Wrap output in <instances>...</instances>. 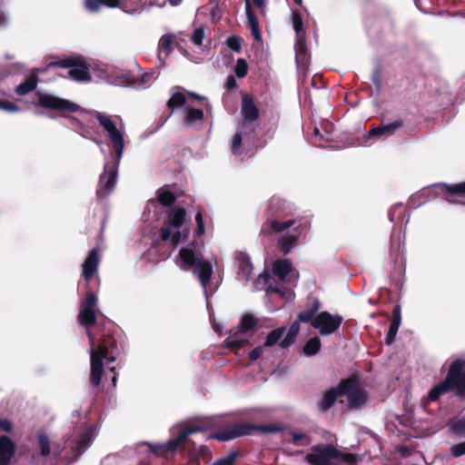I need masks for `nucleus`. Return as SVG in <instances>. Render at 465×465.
Wrapping results in <instances>:
<instances>
[{
    "label": "nucleus",
    "mask_w": 465,
    "mask_h": 465,
    "mask_svg": "<svg viewBox=\"0 0 465 465\" xmlns=\"http://www.w3.org/2000/svg\"><path fill=\"white\" fill-rule=\"evenodd\" d=\"M94 117L106 132L115 153L112 160L105 161L104 173L99 179L96 193L99 198H103L114 190L116 183L117 167L121 162L124 148V125L117 116L114 118L109 114L96 112Z\"/></svg>",
    "instance_id": "1"
},
{
    "label": "nucleus",
    "mask_w": 465,
    "mask_h": 465,
    "mask_svg": "<svg viewBox=\"0 0 465 465\" xmlns=\"http://www.w3.org/2000/svg\"><path fill=\"white\" fill-rule=\"evenodd\" d=\"M176 265L183 271L193 269V272L199 279L204 293L207 295V285L213 273V265L204 260L203 254L196 250V245L192 242L183 246L175 259Z\"/></svg>",
    "instance_id": "2"
},
{
    "label": "nucleus",
    "mask_w": 465,
    "mask_h": 465,
    "mask_svg": "<svg viewBox=\"0 0 465 465\" xmlns=\"http://www.w3.org/2000/svg\"><path fill=\"white\" fill-rule=\"evenodd\" d=\"M241 113L242 120L241 122L240 130L233 135L232 139L231 150L234 156L241 157L243 153L242 143L246 135L253 131L252 123L259 117V109L255 104L252 97L244 94L242 97Z\"/></svg>",
    "instance_id": "3"
},
{
    "label": "nucleus",
    "mask_w": 465,
    "mask_h": 465,
    "mask_svg": "<svg viewBox=\"0 0 465 465\" xmlns=\"http://www.w3.org/2000/svg\"><path fill=\"white\" fill-rule=\"evenodd\" d=\"M449 391H453L456 394L465 393V370L460 360L452 362L445 380L430 391L429 398L436 401Z\"/></svg>",
    "instance_id": "4"
},
{
    "label": "nucleus",
    "mask_w": 465,
    "mask_h": 465,
    "mask_svg": "<svg viewBox=\"0 0 465 465\" xmlns=\"http://www.w3.org/2000/svg\"><path fill=\"white\" fill-rule=\"evenodd\" d=\"M354 460L352 454L341 453L331 444L314 445L305 457V460L311 465H336L338 461L352 463Z\"/></svg>",
    "instance_id": "5"
},
{
    "label": "nucleus",
    "mask_w": 465,
    "mask_h": 465,
    "mask_svg": "<svg viewBox=\"0 0 465 465\" xmlns=\"http://www.w3.org/2000/svg\"><path fill=\"white\" fill-rule=\"evenodd\" d=\"M91 349V383L97 387L101 382L104 361L106 363L114 362L116 359L115 355L111 353L105 343L99 344L95 347V336L87 330Z\"/></svg>",
    "instance_id": "6"
},
{
    "label": "nucleus",
    "mask_w": 465,
    "mask_h": 465,
    "mask_svg": "<svg viewBox=\"0 0 465 465\" xmlns=\"http://www.w3.org/2000/svg\"><path fill=\"white\" fill-rule=\"evenodd\" d=\"M202 430H203V428L201 426H193L186 423L177 424L171 429L173 436L171 440L163 444L150 445V450L157 455L173 452L187 440L189 435Z\"/></svg>",
    "instance_id": "7"
},
{
    "label": "nucleus",
    "mask_w": 465,
    "mask_h": 465,
    "mask_svg": "<svg viewBox=\"0 0 465 465\" xmlns=\"http://www.w3.org/2000/svg\"><path fill=\"white\" fill-rule=\"evenodd\" d=\"M186 221V212L183 207H175L169 213L165 220L164 226L160 231V236L163 241L171 239L174 246H177L182 241L181 227Z\"/></svg>",
    "instance_id": "8"
},
{
    "label": "nucleus",
    "mask_w": 465,
    "mask_h": 465,
    "mask_svg": "<svg viewBox=\"0 0 465 465\" xmlns=\"http://www.w3.org/2000/svg\"><path fill=\"white\" fill-rule=\"evenodd\" d=\"M104 5L109 7H120L126 13L138 10L141 0H84V8L91 13H96Z\"/></svg>",
    "instance_id": "9"
},
{
    "label": "nucleus",
    "mask_w": 465,
    "mask_h": 465,
    "mask_svg": "<svg viewBox=\"0 0 465 465\" xmlns=\"http://www.w3.org/2000/svg\"><path fill=\"white\" fill-rule=\"evenodd\" d=\"M154 71L144 73L140 79L133 82L129 74L123 72L112 73L108 75V81L114 85H133L135 88H146L156 79Z\"/></svg>",
    "instance_id": "10"
},
{
    "label": "nucleus",
    "mask_w": 465,
    "mask_h": 465,
    "mask_svg": "<svg viewBox=\"0 0 465 465\" xmlns=\"http://www.w3.org/2000/svg\"><path fill=\"white\" fill-rule=\"evenodd\" d=\"M51 67L68 68V74L75 81H90L91 76L85 62L81 59H64L50 64Z\"/></svg>",
    "instance_id": "11"
},
{
    "label": "nucleus",
    "mask_w": 465,
    "mask_h": 465,
    "mask_svg": "<svg viewBox=\"0 0 465 465\" xmlns=\"http://www.w3.org/2000/svg\"><path fill=\"white\" fill-rule=\"evenodd\" d=\"M341 322L342 318L340 315H332L327 312H322L314 317L312 325L317 329L322 335H329L339 329Z\"/></svg>",
    "instance_id": "12"
},
{
    "label": "nucleus",
    "mask_w": 465,
    "mask_h": 465,
    "mask_svg": "<svg viewBox=\"0 0 465 465\" xmlns=\"http://www.w3.org/2000/svg\"><path fill=\"white\" fill-rule=\"evenodd\" d=\"M97 296L95 293L90 292L86 294V297L81 306V310L78 315L79 323L85 328L95 322L96 320V305Z\"/></svg>",
    "instance_id": "13"
},
{
    "label": "nucleus",
    "mask_w": 465,
    "mask_h": 465,
    "mask_svg": "<svg viewBox=\"0 0 465 465\" xmlns=\"http://www.w3.org/2000/svg\"><path fill=\"white\" fill-rule=\"evenodd\" d=\"M342 396L348 400L351 408L360 407L366 400L365 392L360 389L357 382L353 381H342L341 382Z\"/></svg>",
    "instance_id": "14"
},
{
    "label": "nucleus",
    "mask_w": 465,
    "mask_h": 465,
    "mask_svg": "<svg viewBox=\"0 0 465 465\" xmlns=\"http://www.w3.org/2000/svg\"><path fill=\"white\" fill-rule=\"evenodd\" d=\"M39 105L55 110L76 112L79 106L68 100L61 99L51 94H41L38 100Z\"/></svg>",
    "instance_id": "15"
},
{
    "label": "nucleus",
    "mask_w": 465,
    "mask_h": 465,
    "mask_svg": "<svg viewBox=\"0 0 465 465\" xmlns=\"http://www.w3.org/2000/svg\"><path fill=\"white\" fill-rule=\"evenodd\" d=\"M272 272L282 282H293L299 278V273L292 267L289 260L274 262Z\"/></svg>",
    "instance_id": "16"
},
{
    "label": "nucleus",
    "mask_w": 465,
    "mask_h": 465,
    "mask_svg": "<svg viewBox=\"0 0 465 465\" xmlns=\"http://www.w3.org/2000/svg\"><path fill=\"white\" fill-rule=\"evenodd\" d=\"M15 453V444L7 436L0 437V465H10Z\"/></svg>",
    "instance_id": "17"
},
{
    "label": "nucleus",
    "mask_w": 465,
    "mask_h": 465,
    "mask_svg": "<svg viewBox=\"0 0 465 465\" xmlns=\"http://www.w3.org/2000/svg\"><path fill=\"white\" fill-rule=\"evenodd\" d=\"M95 430L94 428H88L83 432L76 440L74 445L72 446L74 452V459H76L82 452H84L92 443L95 437Z\"/></svg>",
    "instance_id": "18"
},
{
    "label": "nucleus",
    "mask_w": 465,
    "mask_h": 465,
    "mask_svg": "<svg viewBox=\"0 0 465 465\" xmlns=\"http://www.w3.org/2000/svg\"><path fill=\"white\" fill-rule=\"evenodd\" d=\"M100 262L98 250L93 249L83 263V275L86 281H89L97 272Z\"/></svg>",
    "instance_id": "19"
},
{
    "label": "nucleus",
    "mask_w": 465,
    "mask_h": 465,
    "mask_svg": "<svg viewBox=\"0 0 465 465\" xmlns=\"http://www.w3.org/2000/svg\"><path fill=\"white\" fill-rule=\"evenodd\" d=\"M251 427L245 425H235L229 430H223L216 432L211 438L217 439L222 441H227L237 437L247 435L250 433Z\"/></svg>",
    "instance_id": "20"
},
{
    "label": "nucleus",
    "mask_w": 465,
    "mask_h": 465,
    "mask_svg": "<svg viewBox=\"0 0 465 465\" xmlns=\"http://www.w3.org/2000/svg\"><path fill=\"white\" fill-rule=\"evenodd\" d=\"M402 126V121L397 120L393 123L381 125V126H375L372 127L370 132L367 134L368 138H371L372 136H378V137H388L392 135L396 130L401 128Z\"/></svg>",
    "instance_id": "21"
},
{
    "label": "nucleus",
    "mask_w": 465,
    "mask_h": 465,
    "mask_svg": "<svg viewBox=\"0 0 465 465\" xmlns=\"http://www.w3.org/2000/svg\"><path fill=\"white\" fill-rule=\"evenodd\" d=\"M252 334L248 331H241L238 329H232L230 335L226 340L227 345L232 348H240L248 342Z\"/></svg>",
    "instance_id": "22"
},
{
    "label": "nucleus",
    "mask_w": 465,
    "mask_h": 465,
    "mask_svg": "<svg viewBox=\"0 0 465 465\" xmlns=\"http://www.w3.org/2000/svg\"><path fill=\"white\" fill-rule=\"evenodd\" d=\"M238 272L237 277L240 281L247 282L252 273V265L250 259L245 254H240L237 258Z\"/></svg>",
    "instance_id": "23"
},
{
    "label": "nucleus",
    "mask_w": 465,
    "mask_h": 465,
    "mask_svg": "<svg viewBox=\"0 0 465 465\" xmlns=\"http://www.w3.org/2000/svg\"><path fill=\"white\" fill-rule=\"evenodd\" d=\"M300 227L301 225L297 226L293 232H287L280 238L279 246L283 254H287L297 244L301 233L296 232Z\"/></svg>",
    "instance_id": "24"
},
{
    "label": "nucleus",
    "mask_w": 465,
    "mask_h": 465,
    "mask_svg": "<svg viewBox=\"0 0 465 465\" xmlns=\"http://www.w3.org/2000/svg\"><path fill=\"white\" fill-rule=\"evenodd\" d=\"M341 385L340 384L337 388L331 389L326 391L319 403L320 408L322 411H327L334 404L336 399L342 396Z\"/></svg>",
    "instance_id": "25"
},
{
    "label": "nucleus",
    "mask_w": 465,
    "mask_h": 465,
    "mask_svg": "<svg viewBox=\"0 0 465 465\" xmlns=\"http://www.w3.org/2000/svg\"><path fill=\"white\" fill-rule=\"evenodd\" d=\"M38 444L41 455L45 458L50 456L51 454H53L54 456H57L60 453L59 447L55 448L54 446L52 449V443L50 441V439L45 433L39 434Z\"/></svg>",
    "instance_id": "26"
},
{
    "label": "nucleus",
    "mask_w": 465,
    "mask_h": 465,
    "mask_svg": "<svg viewBox=\"0 0 465 465\" xmlns=\"http://www.w3.org/2000/svg\"><path fill=\"white\" fill-rule=\"evenodd\" d=\"M245 13L248 24L252 30V35L257 41L261 40L262 36L259 29V21L251 9V4L249 0H245Z\"/></svg>",
    "instance_id": "27"
},
{
    "label": "nucleus",
    "mask_w": 465,
    "mask_h": 465,
    "mask_svg": "<svg viewBox=\"0 0 465 465\" xmlns=\"http://www.w3.org/2000/svg\"><path fill=\"white\" fill-rule=\"evenodd\" d=\"M300 331V322L299 321H295L291 327L289 328V331L286 334V336L280 341V346L282 348H287L291 344L294 342V340L296 336L298 335Z\"/></svg>",
    "instance_id": "28"
},
{
    "label": "nucleus",
    "mask_w": 465,
    "mask_h": 465,
    "mask_svg": "<svg viewBox=\"0 0 465 465\" xmlns=\"http://www.w3.org/2000/svg\"><path fill=\"white\" fill-rule=\"evenodd\" d=\"M448 426L451 434L465 437V417L452 419Z\"/></svg>",
    "instance_id": "29"
},
{
    "label": "nucleus",
    "mask_w": 465,
    "mask_h": 465,
    "mask_svg": "<svg viewBox=\"0 0 465 465\" xmlns=\"http://www.w3.org/2000/svg\"><path fill=\"white\" fill-rule=\"evenodd\" d=\"M36 84H37L36 77L32 75V76L28 77L24 83H22L16 86L15 93L18 95H25V94L32 92L33 90H35V88L36 87Z\"/></svg>",
    "instance_id": "30"
},
{
    "label": "nucleus",
    "mask_w": 465,
    "mask_h": 465,
    "mask_svg": "<svg viewBox=\"0 0 465 465\" xmlns=\"http://www.w3.org/2000/svg\"><path fill=\"white\" fill-rule=\"evenodd\" d=\"M203 118V112L200 109H195L193 107H185L184 108V121L188 124H193L198 121H201Z\"/></svg>",
    "instance_id": "31"
},
{
    "label": "nucleus",
    "mask_w": 465,
    "mask_h": 465,
    "mask_svg": "<svg viewBox=\"0 0 465 465\" xmlns=\"http://www.w3.org/2000/svg\"><path fill=\"white\" fill-rule=\"evenodd\" d=\"M321 349V341L317 337L311 338L303 347V352L307 356L316 354Z\"/></svg>",
    "instance_id": "32"
},
{
    "label": "nucleus",
    "mask_w": 465,
    "mask_h": 465,
    "mask_svg": "<svg viewBox=\"0 0 465 465\" xmlns=\"http://www.w3.org/2000/svg\"><path fill=\"white\" fill-rule=\"evenodd\" d=\"M284 331H285L284 327H280V328H277V329L272 331L266 337L264 346L271 347V346L275 345L279 341L281 337L283 335Z\"/></svg>",
    "instance_id": "33"
},
{
    "label": "nucleus",
    "mask_w": 465,
    "mask_h": 465,
    "mask_svg": "<svg viewBox=\"0 0 465 465\" xmlns=\"http://www.w3.org/2000/svg\"><path fill=\"white\" fill-rule=\"evenodd\" d=\"M255 325L256 320L251 315H245L242 318L241 322L237 327H235V329L248 331L252 334V331L255 327Z\"/></svg>",
    "instance_id": "34"
},
{
    "label": "nucleus",
    "mask_w": 465,
    "mask_h": 465,
    "mask_svg": "<svg viewBox=\"0 0 465 465\" xmlns=\"http://www.w3.org/2000/svg\"><path fill=\"white\" fill-rule=\"evenodd\" d=\"M158 198L163 205L169 206L175 201L174 194L167 188L159 190Z\"/></svg>",
    "instance_id": "35"
},
{
    "label": "nucleus",
    "mask_w": 465,
    "mask_h": 465,
    "mask_svg": "<svg viewBox=\"0 0 465 465\" xmlns=\"http://www.w3.org/2000/svg\"><path fill=\"white\" fill-rule=\"evenodd\" d=\"M292 440L298 446H307L312 443V440L308 434L302 432H291Z\"/></svg>",
    "instance_id": "36"
},
{
    "label": "nucleus",
    "mask_w": 465,
    "mask_h": 465,
    "mask_svg": "<svg viewBox=\"0 0 465 465\" xmlns=\"http://www.w3.org/2000/svg\"><path fill=\"white\" fill-rule=\"evenodd\" d=\"M186 98L183 94L180 92L174 93L168 101L170 108H175L185 104Z\"/></svg>",
    "instance_id": "37"
},
{
    "label": "nucleus",
    "mask_w": 465,
    "mask_h": 465,
    "mask_svg": "<svg viewBox=\"0 0 465 465\" xmlns=\"http://www.w3.org/2000/svg\"><path fill=\"white\" fill-rule=\"evenodd\" d=\"M293 224H294V221L293 220H288V221L283 222V223H281V222L273 220V221H272L270 223L272 230L273 232H283V231L289 229Z\"/></svg>",
    "instance_id": "38"
},
{
    "label": "nucleus",
    "mask_w": 465,
    "mask_h": 465,
    "mask_svg": "<svg viewBox=\"0 0 465 465\" xmlns=\"http://www.w3.org/2000/svg\"><path fill=\"white\" fill-rule=\"evenodd\" d=\"M172 45V37L170 35H164L161 37L159 41V53H164L165 54H168L171 50Z\"/></svg>",
    "instance_id": "39"
},
{
    "label": "nucleus",
    "mask_w": 465,
    "mask_h": 465,
    "mask_svg": "<svg viewBox=\"0 0 465 465\" xmlns=\"http://www.w3.org/2000/svg\"><path fill=\"white\" fill-rule=\"evenodd\" d=\"M268 291L280 293V295L287 301H292L294 298V293L290 289H282L280 287H273L272 285H269Z\"/></svg>",
    "instance_id": "40"
},
{
    "label": "nucleus",
    "mask_w": 465,
    "mask_h": 465,
    "mask_svg": "<svg viewBox=\"0 0 465 465\" xmlns=\"http://www.w3.org/2000/svg\"><path fill=\"white\" fill-rule=\"evenodd\" d=\"M248 72V64L244 59H238L234 67L235 74L242 78L247 74Z\"/></svg>",
    "instance_id": "41"
},
{
    "label": "nucleus",
    "mask_w": 465,
    "mask_h": 465,
    "mask_svg": "<svg viewBox=\"0 0 465 465\" xmlns=\"http://www.w3.org/2000/svg\"><path fill=\"white\" fill-rule=\"evenodd\" d=\"M284 203L280 198H272L270 202V208L272 209V213L274 214L276 213L283 212Z\"/></svg>",
    "instance_id": "42"
},
{
    "label": "nucleus",
    "mask_w": 465,
    "mask_h": 465,
    "mask_svg": "<svg viewBox=\"0 0 465 465\" xmlns=\"http://www.w3.org/2000/svg\"><path fill=\"white\" fill-rule=\"evenodd\" d=\"M203 38H204V31H203V28H196L193 31V35H192L193 43L195 45L200 46L203 44Z\"/></svg>",
    "instance_id": "43"
},
{
    "label": "nucleus",
    "mask_w": 465,
    "mask_h": 465,
    "mask_svg": "<svg viewBox=\"0 0 465 465\" xmlns=\"http://www.w3.org/2000/svg\"><path fill=\"white\" fill-rule=\"evenodd\" d=\"M447 191L451 194L465 193V182L452 185H446Z\"/></svg>",
    "instance_id": "44"
},
{
    "label": "nucleus",
    "mask_w": 465,
    "mask_h": 465,
    "mask_svg": "<svg viewBox=\"0 0 465 465\" xmlns=\"http://www.w3.org/2000/svg\"><path fill=\"white\" fill-rule=\"evenodd\" d=\"M450 453L454 457H460L465 454V441L453 445L450 448Z\"/></svg>",
    "instance_id": "45"
},
{
    "label": "nucleus",
    "mask_w": 465,
    "mask_h": 465,
    "mask_svg": "<svg viewBox=\"0 0 465 465\" xmlns=\"http://www.w3.org/2000/svg\"><path fill=\"white\" fill-rule=\"evenodd\" d=\"M228 46L235 51L239 52L241 50V42L237 36H230L227 40Z\"/></svg>",
    "instance_id": "46"
},
{
    "label": "nucleus",
    "mask_w": 465,
    "mask_h": 465,
    "mask_svg": "<svg viewBox=\"0 0 465 465\" xmlns=\"http://www.w3.org/2000/svg\"><path fill=\"white\" fill-rule=\"evenodd\" d=\"M292 24H293V28L296 31L297 35L299 36L300 33L302 31V20L299 14H293Z\"/></svg>",
    "instance_id": "47"
},
{
    "label": "nucleus",
    "mask_w": 465,
    "mask_h": 465,
    "mask_svg": "<svg viewBox=\"0 0 465 465\" xmlns=\"http://www.w3.org/2000/svg\"><path fill=\"white\" fill-rule=\"evenodd\" d=\"M0 109L5 112H17L18 107L6 100H0Z\"/></svg>",
    "instance_id": "48"
},
{
    "label": "nucleus",
    "mask_w": 465,
    "mask_h": 465,
    "mask_svg": "<svg viewBox=\"0 0 465 465\" xmlns=\"http://www.w3.org/2000/svg\"><path fill=\"white\" fill-rule=\"evenodd\" d=\"M313 316H314V312L312 310L302 312L299 314V322H312V320L314 319Z\"/></svg>",
    "instance_id": "49"
},
{
    "label": "nucleus",
    "mask_w": 465,
    "mask_h": 465,
    "mask_svg": "<svg viewBox=\"0 0 465 465\" xmlns=\"http://www.w3.org/2000/svg\"><path fill=\"white\" fill-rule=\"evenodd\" d=\"M398 330H399L398 327H395V326H393L391 324L390 325L389 331H388V333L386 335V338H385V341H386L387 344H391L393 341V340H394V338H395V336H396V334L398 332Z\"/></svg>",
    "instance_id": "50"
},
{
    "label": "nucleus",
    "mask_w": 465,
    "mask_h": 465,
    "mask_svg": "<svg viewBox=\"0 0 465 465\" xmlns=\"http://www.w3.org/2000/svg\"><path fill=\"white\" fill-rule=\"evenodd\" d=\"M195 221H196V223H197V227H198V234H203L204 233V226H203V214L202 213L199 211L197 212L196 215H195Z\"/></svg>",
    "instance_id": "51"
},
{
    "label": "nucleus",
    "mask_w": 465,
    "mask_h": 465,
    "mask_svg": "<svg viewBox=\"0 0 465 465\" xmlns=\"http://www.w3.org/2000/svg\"><path fill=\"white\" fill-rule=\"evenodd\" d=\"M0 429L5 432H9L13 429L12 422L8 420L7 419H1L0 420Z\"/></svg>",
    "instance_id": "52"
},
{
    "label": "nucleus",
    "mask_w": 465,
    "mask_h": 465,
    "mask_svg": "<svg viewBox=\"0 0 465 465\" xmlns=\"http://www.w3.org/2000/svg\"><path fill=\"white\" fill-rule=\"evenodd\" d=\"M262 350L263 348L262 346L260 347H257V348H254L252 351H250L249 355H250V358L252 360V361H255L257 359H259L262 353Z\"/></svg>",
    "instance_id": "53"
},
{
    "label": "nucleus",
    "mask_w": 465,
    "mask_h": 465,
    "mask_svg": "<svg viewBox=\"0 0 465 465\" xmlns=\"http://www.w3.org/2000/svg\"><path fill=\"white\" fill-rule=\"evenodd\" d=\"M237 86V83H236V80L234 79L233 76L230 75L226 82H225V88L228 89V90H232L234 89L235 87Z\"/></svg>",
    "instance_id": "54"
},
{
    "label": "nucleus",
    "mask_w": 465,
    "mask_h": 465,
    "mask_svg": "<svg viewBox=\"0 0 465 465\" xmlns=\"http://www.w3.org/2000/svg\"><path fill=\"white\" fill-rule=\"evenodd\" d=\"M303 55H305V54L302 52V46L301 45L299 47H297L296 60H297L298 64L300 63V61Z\"/></svg>",
    "instance_id": "55"
},
{
    "label": "nucleus",
    "mask_w": 465,
    "mask_h": 465,
    "mask_svg": "<svg viewBox=\"0 0 465 465\" xmlns=\"http://www.w3.org/2000/svg\"><path fill=\"white\" fill-rule=\"evenodd\" d=\"M401 317L393 316V319H392L391 324L399 328L401 325Z\"/></svg>",
    "instance_id": "56"
},
{
    "label": "nucleus",
    "mask_w": 465,
    "mask_h": 465,
    "mask_svg": "<svg viewBox=\"0 0 465 465\" xmlns=\"http://www.w3.org/2000/svg\"><path fill=\"white\" fill-rule=\"evenodd\" d=\"M252 3L258 8H262L265 5L264 0H252Z\"/></svg>",
    "instance_id": "57"
},
{
    "label": "nucleus",
    "mask_w": 465,
    "mask_h": 465,
    "mask_svg": "<svg viewBox=\"0 0 465 465\" xmlns=\"http://www.w3.org/2000/svg\"><path fill=\"white\" fill-rule=\"evenodd\" d=\"M393 316L401 317V306L400 305H397V306L394 307V309H393Z\"/></svg>",
    "instance_id": "58"
},
{
    "label": "nucleus",
    "mask_w": 465,
    "mask_h": 465,
    "mask_svg": "<svg viewBox=\"0 0 465 465\" xmlns=\"http://www.w3.org/2000/svg\"><path fill=\"white\" fill-rule=\"evenodd\" d=\"M6 23V16L5 15L0 11V26L5 25Z\"/></svg>",
    "instance_id": "59"
},
{
    "label": "nucleus",
    "mask_w": 465,
    "mask_h": 465,
    "mask_svg": "<svg viewBox=\"0 0 465 465\" xmlns=\"http://www.w3.org/2000/svg\"><path fill=\"white\" fill-rule=\"evenodd\" d=\"M183 0H168L171 5L177 6L182 3Z\"/></svg>",
    "instance_id": "60"
},
{
    "label": "nucleus",
    "mask_w": 465,
    "mask_h": 465,
    "mask_svg": "<svg viewBox=\"0 0 465 465\" xmlns=\"http://www.w3.org/2000/svg\"><path fill=\"white\" fill-rule=\"evenodd\" d=\"M189 94H190L191 96H193V98H196V99H199V100H203V99H205L203 96H201V95H199V94H195V93H190Z\"/></svg>",
    "instance_id": "61"
},
{
    "label": "nucleus",
    "mask_w": 465,
    "mask_h": 465,
    "mask_svg": "<svg viewBox=\"0 0 465 465\" xmlns=\"http://www.w3.org/2000/svg\"><path fill=\"white\" fill-rule=\"evenodd\" d=\"M314 135H315V137H316V138H317L318 136H321V134H320V132H319V129H318V128H315V129H314Z\"/></svg>",
    "instance_id": "62"
},
{
    "label": "nucleus",
    "mask_w": 465,
    "mask_h": 465,
    "mask_svg": "<svg viewBox=\"0 0 465 465\" xmlns=\"http://www.w3.org/2000/svg\"><path fill=\"white\" fill-rule=\"evenodd\" d=\"M260 277L262 278L264 282H267V280L269 278V275L268 274H263L262 276H260Z\"/></svg>",
    "instance_id": "63"
},
{
    "label": "nucleus",
    "mask_w": 465,
    "mask_h": 465,
    "mask_svg": "<svg viewBox=\"0 0 465 465\" xmlns=\"http://www.w3.org/2000/svg\"><path fill=\"white\" fill-rule=\"evenodd\" d=\"M116 381H117V378H116V374L113 377V383H114V386L116 385Z\"/></svg>",
    "instance_id": "64"
}]
</instances>
